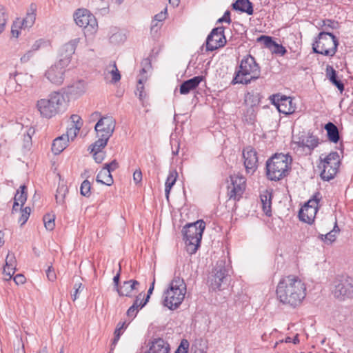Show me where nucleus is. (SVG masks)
Here are the masks:
<instances>
[{"mask_svg":"<svg viewBox=\"0 0 353 353\" xmlns=\"http://www.w3.org/2000/svg\"><path fill=\"white\" fill-rule=\"evenodd\" d=\"M79 38L70 40L64 44L59 50V59L58 61L63 65H68L70 63L72 54L74 53L76 48L79 43Z\"/></svg>","mask_w":353,"mask_h":353,"instance_id":"obj_19","label":"nucleus"},{"mask_svg":"<svg viewBox=\"0 0 353 353\" xmlns=\"http://www.w3.org/2000/svg\"><path fill=\"white\" fill-rule=\"evenodd\" d=\"M261 200L262 203L263 211L268 216L272 215L271 205H272V194H264L261 195Z\"/></svg>","mask_w":353,"mask_h":353,"instance_id":"obj_31","label":"nucleus"},{"mask_svg":"<svg viewBox=\"0 0 353 353\" xmlns=\"http://www.w3.org/2000/svg\"><path fill=\"white\" fill-rule=\"evenodd\" d=\"M8 20V14L6 8L0 6V34L4 30Z\"/></svg>","mask_w":353,"mask_h":353,"instance_id":"obj_45","label":"nucleus"},{"mask_svg":"<svg viewBox=\"0 0 353 353\" xmlns=\"http://www.w3.org/2000/svg\"><path fill=\"white\" fill-rule=\"evenodd\" d=\"M204 79L203 76H196L192 79L184 81L180 85L181 94H188L196 89L200 83Z\"/></svg>","mask_w":353,"mask_h":353,"instance_id":"obj_20","label":"nucleus"},{"mask_svg":"<svg viewBox=\"0 0 353 353\" xmlns=\"http://www.w3.org/2000/svg\"><path fill=\"white\" fill-rule=\"evenodd\" d=\"M190 343L187 339H183L175 353H188Z\"/></svg>","mask_w":353,"mask_h":353,"instance_id":"obj_53","label":"nucleus"},{"mask_svg":"<svg viewBox=\"0 0 353 353\" xmlns=\"http://www.w3.org/2000/svg\"><path fill=\"white\" fill-rule=\"evenodd\" d=\"M153 290H152V288H149V289L148 290V293H147L146 297L145 299H142L141 303H140V305H140V309L143 307L147 304V303L148 302V301L150 299V295L152 294Z\"/></svg>","mask_w":353,"mask_h":353,"instance_id":"obj_61","label":"nucleus"},{"mask_svg":"<svg viewBox=\"0 0 353 353\" xmlns=\"http://www.w3.org/2000/svg\"><path fill=\"white\" fill-rule=\"evenodd\" d=\"M68 192V189L67 186L64 185H59L57 190V194L55 195V199L57 203L59 204H64L65 198Z\"/></svg>","mask_w":353,"mask_h":353,"instance_id":"obj_35","label":"nucleus"},{"mask_svg":"<svg viewBox=\"0 0 353 353\" xmlns=\"http://www.w3.org/2000/svg\"><path fill=\"white\" fill-rule=\"evenodd\" d=\"M319 168H322L321 177L323 181H329L336 175L341 164V159L337 152H331L323 159L320 157Z\"/></svg>","mask_w":353,"mask_h":353,"instance_id":"obj_9","label":"nucleus"},{"mask_svg":"<svg viewBox=\"0 0 353 353\" xmlns=\"http://www.w3.org/2000/svg\"><path fill=\"white\" fill-rule=\"evenodd\" d=\"M30 212L31 209L30 207H26L25 208L21 210V215L19 219V222L21 223V225H24L28 220Z\"/></svg>","mask_w":353,"mask_h":353,"instance_id":"obj_46","label":"nucleus"},{"mask_svg":"<svg viewBox=\"0 0 353 353\" xmlns=\"http://www.w3.org/2000/svg\"><path fill=\"white\" fill-rule=\"evenodd\" d=\"M205 228V223L202 220L194 223H188L183 230V240L186 251L190 254H195L200 247L203 232Z\"/></svg>","mask_w":353,"mask_h":353,"instance_id":"obj_4","label":"nucleus"},{"mask_svg":"<svg viewBox=\"0 0 353 353\" xmlns=\"http://www.w3.org/2000/svg\"><path fill=\"white\" fill-rule=\"evenodd\" d=\"M96 181L106 185H111L113 183V178L111 173L104 168L97 174Z\"/></svg>","mask_w":353,"mask_h":353,"instance_id":"obj_30","label":"nucleus"},{"mask_svg":"<svg viewBox=\"0 0 353 353\" xmlns=\"http://www.w3.org/2000/svg\"><path fill=\"white\" fill-rule=\"evenodd\" d=\"M72 121V126L78 128V130H80L83 122L81 118L77 114H72L70 117Z\"/></svg>","mask_w":353,"mask_h":353,"instance_id":"obj_51","label":"nucleus"},{"mask_svg":"<svg viewBox=\"0 0 353 353\" xmlns=\"http://www.w3.org/2000/svg\"><path fill=\"white\" fill-rule=\"evenodd\" d=\"M146 77H141L138 79L136 94L139 96V98L141 100H143V98L145 97V94L144 93L143 90V83L146 81Z\"/></svg>","mask_w":353,"mask_h":353,"instance_id":"obj_43","label":"nucleus"},{"mask_svg":"<svg viewBox=\"0 0 353 353\" xmlns=\"http://www.w3.org/2000/svg\"><path fill=\"white\" fill-rule=\"evenodd\" d=\"M172 145V153L174 156L178 155L180 149V143L178 140H172L171 141Z\"/></svg>","mask_w":353,"mask_h":353,"instance_id":"obj_59","label":"nucleus"},{"mask_svg":"<svg viewBox=\"0 0 353 353\" xmlns=\"http://www.w3.org/2000/svg\"><path fill=\"white\" fill-rule=\"evenodd\" d=\"M80 193L82 196L89 197L91 195V183L85 179L84 180L80 187Z\"/></svg>","mask_w":353,"mask_h":353,"instance_id":"obj_42","label":"nucleus"},{"mask_svg":"<svg viewBox=\"0 0 353 353\" xmlns=\"http://www.w3.org/2000/svg\"><path fill=\"white\" fill-rule=\"evenodd\" d=\"M77 26L83 28L87 32L92 34L96 32L98 23L95 17L87 9H79L74 14Z\"/></svg>","mask_w":353,"mask_h":353,"instance_id":"obj_12","label":"nucleus"},{"mask_svg":"<svg viewBox=\"0 0 353 353\" xmlns=\"http://www.w3.org/2000/svg\"><path fill=\"white\" fill-rule=\"evenodd\" d=\"M256 118V110L255 108L249 107L246 109L243 113V120L248 124H254Z\"/></svg>","mask_w":353,"mask_h":353,"instance_id":"obj_37","label":"nucleus"},{"mask_svg":"<svg viewBox=\"0 0 353 353\" xmlns=\"http://www.w3.org/2000/svg\"><path fill=\"white\" fill-rule=\"evenodd\" d=\"M339 41L332 33L321 32L312 44L313 52L324 56L333 57L336 51Z\"/></svg>","mask_w":353,"mask_h":353,"instance_id":"obj_7","label":"nucleus"},{"mask_svg":"<svg viewBox=\"0 0 353 353\" xmlns=\"http://www.w3.org/2000/svg\"><path fill=\"white\" fill-rule=\"evenodd\" d=\"M133 180L135 183H139L142 180V172L141 170H137L133 174Z\"/></svg>","mask_w":353,"mask_h":353,"instance_id":"obj_64","label":"nucleus"},{"mask_svg":"<svg viewBox=\"0 0 353 353\" xmlns=\"http://www.w3.org/2000/svg\"><path fill=\"white\" fill-rule=\"evenodd\" d=\"M245 104L249 107L255 108L259 103V98L257 94L248 92L245 95Z\"/></svg>","mask_w":353,"mask_h":353,"instance_id":"obj_36","label":"nucleus"},{"mask_svg":"<svg viewBox=\"0 0 353 353\" xmlns=\"http://www.w3.org/2000/svg\"><path fill=\"white\" fill-rule=\"evenodd\" d=\"M85 91L84 81L79 80L68 86L66 93L72 97H78Z\"/></svg>","mask_w":353,"mask_h":353,"instance_id":"obj_23","label":"nucleus"},{"mask_svg":"<svg viewBox=\"0 0 353 353\" xmlns=\"http://www.w3.org/2000/svg\"><path fill=\"white\" fill-rule=\"evenodd\" d=\"M258 41L263 42L265 45V46L270 50L271 49L273 43H274V41L272 39V38L270 36L266 35H261L260 37L258 38Z\"/></svg>","mask_w":353,"mask_h":353,"instance_id":"obj_48","label":"nucleus"},{"mask_svg":"<svg viewBox=\"0 0 353 353\" xmlns=\"http://www.w3.org/2000/svg\"><path fill=\"white\" fill-rule=\"evenodd\" d=\"M292 158L289 154L276 153L266 161L267 178L271 181H279L289 174Z\"/></svg>","mask_w":353,"mask_h":353,"instance_id":"obj_2","label":"nucleus"},{"mask_svg":"<svg viewBox=\"0 0 353 353\" xmlns=\"http://www.w3.org/2000/svg\"><path fill=\"white\" fill-rule=\"evenodd\" d=\"M109 73L112 74V82L117 83L121 79V74L117 69V65L115 62L112 63H110L107 68Z\"/></svg>","mask_w":353,"mask_h":353,"instance_id":"obj_40","label":"nucleus"},{"mask_svg":"<svg viewBox=\"0 0 353 353\" xmlns=\"http://www.w3.org/2000/svg\"><path fill=\"white\" fill-rule=\"evenodd\" d=\"M270 50L275 54L284 55L286 52L285 48L281 44H279L274 41Z\"/></svg>","mask_w":353,"mask_h":353,"instance_id":"obj_50","label":"nucleus"},{"mask_svg":"<svg viewBox=\"0 0 353 353\" xmlns=\"http://www.w3.org/2000/svg\"><path fill=\"white\" fill-rule=\"evenodd\" d=\"M170 345L161 338L154 339L145 353H169Z\"/></svg>","mask_w":353,"mask_h":353,"instance_id":"obj_22","label":"nucleus"},{"mask_svg":"<svg viewBox=\"0 0 353 353\" xmlns=\"http://www.w3.org/2000/svg\"><path fill=\"white\" fill-rule=\"evenodd\" d=\"M74 292L72 294V299L74 301L79 298L78 294L83 291L84 285L81 283H76L74 285Z\"/></svg>","mask_w":353,"mask_h":353,"instance_id":"obj_55","label":"nucleus"},{"mask_svg":"<svg viewBox=\"0 0 353 353\" xmlns=\"http://www.w3.org/2000/svg\"><path fill=\"white\" fill-rule=\"evenodd\" d=\"M326 77L341 93L343 92L345 89L343 83L338 79L336 71L330 65L326 67Z\"/></svg>","mask_w":353,"mask_h":353,"instance_id":"obj_24","label":"nucleus"},{"mask_svg":"<svg viewBox=\"0 0 353 353\" xmlns=\"http://www.w3.org/2000/svg\"><path fill=\"white\" fill-rule=\"evenodd\" d=\"M91 153H93V157L97 163H100L104 159L105 153L102 151V149L105 147H94V143L91 145Z\"/></svg>","mask_w":353,"mask_h":353,"instance_id":"obj_39","label":"nucleus"},{"mask_svg":"<svg viewBox=\"0 0 353 353\" xmlns=\"http://www.w3.org/2000/svg\"><path fill=\"white\" fill-rule=\"evenodd\" d=\"M43 223L45 228L50 231H52L55 226L54 223V216L49 214H46L43 216Z\"/></svg>","mask_w":353,"mask_h":353,"instance_id":"obj_44","label":"nucleus"},{"mask_svg":"<svg viewBox=\"0 0 353 353\" xmlns=\"http://www.w3.org/2000/svg\"><path fill=\"white\" fill-rule=\"evenodd\" d=\"M332 293L336 299L345 300L353 296V279L348 276H337L332 284Z\"/></svg>","mask_w":353,"mask_h":353,"instance_id":"obj_10","label":"nucleus"},{"mask_svg":"<svg viewBox=\"0 0 353 353\" xmlns=\"http://www.w3.org/2000/svg\"><path fill=\"white\" fill-rule=\"evenodd\" d=\"M305 143L309 151H312L319 145V139L312 134H308V136L305 137Z\"/></svg>","mask_w":353,"mask_h":353,"instance_id":"obj_38","label":"nucleus"},{"mask_svg":"<svg viewBox=\"0 0 353 353\" xmlns=\"http://www.w3.org/2000/svg\"><path fill=\"white\" fill-rule=\"evenodd\" d=\"M116 121L112 117H102L94 126L98 139L94 142V147H105L115 129Z\"/></svg>","mask_w":353,"mask_h":353,"instance_id":"obj_8","label":"nucleus"},{"mask_svg":"<svg viewBox=\"0 0 353 353\" xmlns=\"http://www.w3.org/2000/svg\"><path fill=\"white\" fill-rule=\"evenodd\" d=\"M46 276L49 281H54L57 279V275L52 265H50L46 270Z\"/></svg>","mask_w":353,"mask_h":353,"instance_id":"obj_57","label":"nucleus"},{"mask_svg":"<svg viewBox=\"0 0 353 353\" xmlns=\"http://www.w3.org/2000/svg\"><path fill=\"white\" fill-rule=\"evenodd\" d=\"M228 275V271L225 266V262H218L208 279L210 288L212 290H221L222 284H227Z\"/></svg>","mask_w":353,"mask_h":353,"instance_id":"obj_13","label":"nucleus"},{"mask_svg":"<svg viewBox=\"0 0 353 353\" xmlns=\"http://www.w3.org/2000/svg\"><path fill=\"white\" fill-rule=\"evenodd\" d=\"M261 69L254 57L248 54L241 61L240 65L234 72L232 80L234 84H249L260 77Z\"/></svg>","mask_w":353,"mask_h":353,"instance_id":"obj_3","label":"nucleus"},{"mask_svg":"<svg viewBox=\"0 0 353 353\" xmlns=\"http://www.w3.org/2000/svg\"><path fill=\"white\" fill-rule=\"evenodd\" d=\"M66 67L67 65H63L57 61L46 71L45 77L52 83L61 85L64 81Z\"/></svg>","mask_w":353,"mask_h":353,"instance_id":"obj_16","label":"nucleus"},{"mask_svg":"<svg viewBox=\"0 0 353 353\" xmlns=\"http://www.w3.org/2000/svg\"><path fill=\"white\" fill-rule=\"evenodd\" d=\"M327 132V139L330 142L336 143L340 140L339 131L337 126L332 122H328L324 126Z\"/></svg>","mask_w":353,"mask_h":353,"instance_id":"obj_26","label":"nucleus"},{"mask_svg":"<svg viewBox=\"0 0 353 353\" xmlns=\"http://www.w3.org/2000/svg\"><path fill=\"white\" fill-rule=\"evenodd\" d=\"M140 285L139 282L136 280H129L124 281L120 288L118 289V294L121 296L132 297L133 292L137 289V286Z\"/></svg>","mask_w":353,"mask_h":353,"instance_id":"obj_21","label":"nucleus"},{"mask_svg":"<svg viewBox=\"0 0 353 353\" xmlns=\"http://www.w3.org/2000/svg\"><path fill=\"white\" fill-rule=\"evenodd\" d=\"M36 5L32 3L30 7V10L28 11L26 17L23 19L22 26L24 28L31 27L36 19Z\"/></svg>","mask_w":353,"mask_h":353,"instance_id":"obj_29","label":"nucleus"},{"mask_svg":"<svg viewBox=\"0 0 353 353\" xmlns=\"http://www.w3.org/2000/svg\"><path fill=\"white\" fill-rule=\"evenodd\" d=\"M118 168H119V163L116 160H113L109 163H105L103 166V168L105 170L110 171V173H111V172L115 170Z\"/></svg>","mask_w":353,"mask_h":353,"instance_id":"obj_58","label":"nucleus"},{"mask_svg":"<svg viewBox=\"0 0 353 353\" xmlns=\"http://www.w3.org/2000/svg\"><path fill=\"white\" fill-rule=\"evenodd\" d=\"M243 157L246 172L252 174L258 168L256 151L252 146H247L243 150Z\"/></svg>","mask_w":353,"mask_h":353,"instance_id":"obj_17","label":"nucleus"},{"mask_svg":"<svg viewBox=\"0 0 353 353\" xmlns=\"http://www.w3.org/2000/svg\"><path fill=\"white\" fill-rule=\"evenodd\" d=\"M230 184L228 185V196L230 199L239 200L246 187V179L242 175H230Z\"/></svg>","mask_w":353,"mask_h":353,"instance_id":"obj_14","label":"nucleus"},{"mask_svg":"<svg viewBox=\"0 0 353 353\" xmlns=\"http://www.w3.org/2000/svg\"><path fill=\"white\" fill-rule=\"evenodd\" d=\"M177 177V171L175 169L170 170L165 184V194L168 200L169 199L170 190L175 184Z\"/></svg>","mask_w":353,"mask_h":353,"instance_id":"obj_28","label":"nucleus"},{"mask_svg":"<svg viewBox=\"0 0 353 353\" xmlns=\"http://www.w3.org/2000/svg\"><path fill=\"white\" fill-rule=\"evenodd\" d=\"M167 14V9L165 8L164 11H161V12L157 14L154 16V21H157V22H161L163 20L165 19Z\"/></svg>","mask_w":353,"mask_h":353,"instance_id":"obj_62","label":"nucleus"},{"mask_svg":"<svg viewBox=\"0 0 353 353\" xmlns=\"http://www.w3.org/2000/svg\"><path fill=\"white\" fill-rule=\"evenodd\" d=\"M16 259L14 254L8 253L6 259V265L3 268V272H7V269L13 270L12 274L15 272Z\"/></svg>","mask_w":353,"mask_h":353,"instance_id":"obj_41","label":"nucleus"},{"mask_svg":"<svg viewBox=\"0 0 353 353\" xmlns=\"http://www.w3.org/2000/svg\"><path fill=\"white\" fill-rule=\"evenodd\" d=\"M125 34H123V33L119 32H117L113 34L110 37V42L113 43H119L120 42H123L125 41Z\"/></svg>","mask_w":353,"mask_h":353,"instance_id":"obj_49","label":"nucleus"},{"mask_svg":"<svg viewBox=\"0 0 353 353\" xmlns=\"http://www.w3.org/2000/svg\"><path fill=\"white\" fill-rule=\"evenodd\" d=\"M225 43L226 39L224 35V28L217 27L213 28L206 39V50L214 51L219 48L223 47Z\"/></svg>","mask_w":353,"mask_h":353,"instance_id":"obj_15","label":"nucleus"},{"mask_svg":"<svg viewBox=\"0 0 353 353\" xmlns=\"http://www.w3.org/2000/svg\"><path fill=\"white\" fill-rule=\"evenodd\" d=\"M26 189L27 188L25 185H21L19 188L17 190V192L14 197V200L16 202L21 203V206H23L27 200Z\"/></svg>","mask_w":353,"mask_h":353,"instance_id":"obj_32","label":"nucleus"},{"mask_svg":"<svg viewBox=\"0 0 353 353\" xmlns=\"http://www.w3.org/2000/svg\"><path fill=\"white\" fill-rule=\"evenodd\" d=\"M186 284L180 277H174L170 284L169 288L163 294V305L170 310H175L179 307L185 298Z\"/></svg>","mask_w":353,"mask_h":353,"instance_id":"obj_5","label":"nucleus"},{"mask_svg":"<svg viewBox=\"0 0 353 353\" xmlns=\"http://www.w3.org/2000/svg\"><path fill=\"white\" fill-rule=\"evenodd\" d=\"M207 349L206 342L201 339L196 340L191 347L194 353H206Z\"/></svg>","mask_w":353,"mask_h":353,"instance_id":"obj_34","label":"nucleus"},{"mask_svg":"<svg viewBox=\"0 0 353 353\" xmlns=\"http://www.w3.org/2000/svg\"><path fill=\"white\" fill-rule=\"evenodd\" d=\"M67 137L62 135L56 138L52 144V151L54 154H59L67 147Z\"/></svg>","mask_w":353,"mask_h":353,"instance_id":"obj_27","label":"nucleus"},{"mask_svg":"<svg viewBox=\"0 0 353 353\" xmlns=\"http://www.w3.org/2000/svg\"><path fill=\"white\" fill-rule=\"evenodd\" d=\"M322 23H323L322 26L325 28L324 31H326V32H327V30H328L329 29L336 28V26H337L336 22L330 20V19L323 20L322 21Z\"/></svg>","mask_w":353,"mask_h":353,"instance_id":"obj_56","label":"nucleus"},{"mask_svg":"<svg viewBox=\"0 0 353 353\" xmlns=\"http://www.w3.org/2000/svg\"><path fill=\"white\" fill-rule=\"evenodd\" d=\"M321 193L316 192L312 197L304 204L299 212V219L308 224H312L319 210V203L321 199Z\"/></svg>","mask_w":353,"mask_h":353,"instance_id":"obj_11","label":"nucleus"},{"mask_svg":"<svg viewBox=\"0 0 353 353\" xmlns=\"http://www.w3.org/2000/svg\"><path fill=\"white\" fill-rule=\"evenodd\" d=\"M305 291L304 283L298 276L289 275L281 279L277 285L276 294L281 303L295 307L300 305L305 297Z\"/></svg>","mask_w":353,"mask_h":353,"instance_id":"obj_1","label":"nucleus"},{"mask_svg":"<svg viewBox=\"0 0 353 353\" xmlns=\"http://www.w3.org/2000/svg\"><path fill=\"white\" fill-rule=\"evenodd\" d=\"M139 308H140V305H137V301H134L132 305L127 310L126 315L134 319L137 316Z\"/></svg>","mask_w":353,"mask_h":353,"instance_id":"obj_47","label":"nucleus"},{"mask_svg":"<svg viewBox=\"0 0 353 353\" xmlns=\"http://www.w3.org/2000/svg\"><path fill=\"white\" fill-rule=\"evenodd\" d=\"M142 68L141 70V74L146 73L152 68V63L150 59L148 58L143 59L141 63Z\"/></svg>","mask_w":353,"mask_h":353,"instance_id":"obj_54","label":"nucleus"},{"mask_svg":"<svg viewBox=\"0 0 353 353\" xmlns=\"http://www.w3.org/2000/svg\"><path fill=\"white\" fill-rule=\"evenodd\" d=\"M339 231L340 230L336 221L333 230L325 235L321 234V239L327 243L331 244L336 240V235Z\"/></svg>","mask_w":353,"mask_h":353,"instance_id":"obj_33","label":"nucleus"},{"mask_svg":"<svg viewBox=\"0 0 353 353\" xmlns=\"http://www.w3.org/2000/svg\"><path fill=\"white\" fill-rule=\"evenodd\" d=\"M79 130H78V128L71 126L70 128L68 129L66 134H63V137H67V141L69 142V139L70 138L72 140H73L79 133Z\"/></svg>","mask_w":353,"mask_h":353,"instance_id":"obj_52","label":"nucleus"},{"mask_svg":"<svg viewBox=\"0 0 353 353\" xmlns=\"http://www.w3.org/2000/svg\"><path fill=\"white\" fill-rule=\"evenodd\" d=\"M226 22L230 23L231 22L230 19V12L229 10H227L223 16L218 19L217 23H223Z\"/></svg>","mask_w":353,"mask_h":353,"instance_id":"obj_63","label":"nucleus"},{"mask_svg":"<svg viewBox=\"0 0 353 353\" xmlns=\"http://www.w3.org/2000/svg\"><path fill=\"white\" fill-rule=\"evenodd\" d=\"M272 100L280 113L287 115L294 112L296 107L293 105L292 99L290 97L277 94L273 95Z\"/></svg>","mask_w":353,"mask_h":353,"instance_id":"obj_18","label":"nucleus"},{"mask_svg":"<svg viewBox=\"0 0 353 353\" xmlns=\"http://www.w3.org/2000/svg\"><path fill=\"white\" fill-rule=\"evenodd\" d=\"M64 102L63 94L53 92L47 98L37 101V108L41 117L50 119L61 111Z\"/></svg>","mask_w":353,"mask_h":353,"instance_id":"obj_6","label":"nucleus"},{"mask_svg":"<svg viewBox=\"0 0 353 353\" xmlns=\"http://www.w3.org/2000/svg\"><path fill=\"white\" fill-rule=\"evenodd\" d=\"M34 54V52L33 50H28L21 57V63H26L28 62L32 57H33Z\"/></svg>","mask_w":353,"mask_h":353,"instance_id":"obj_60","label":"nucleus"},{"mask_svg":"<svg viewBox=\"0 0 353 353\" xmlns=\"http://www.w3.org/2000/svg\"><path fill=\"white\" fill-rule=\"evenodd\" d=\"M232 6L233 10L245 12L248 15H252L254 12L253 4L250 0H236Z\"/></svg>","mask_w":353,"mask_h":353,"instance_id":"obj_25","label":"nucleus"}]
</instances>
